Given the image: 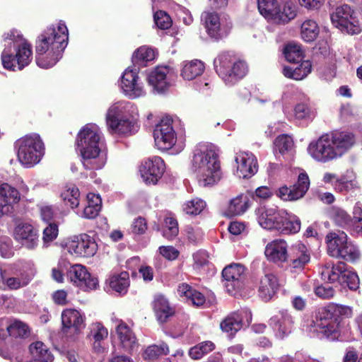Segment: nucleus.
I'll use <instances>...</instances> for the list:
<instances>
[{
  "label": "nucleus",
  "mask_w": 362,
  "mask_h": 362,
  "mask_svg": "<svg viewBox=\"0 0 362 362\" xmlns=\"http://www.w3.org/2000/svg\"><path fill=\"white\" fill-rule=\"evenodd\" d=\"M311 259L310 250L302 242L298 241L289 247L287 264L292 272H301Z\"/></svg>",
  "instance_id": "dca6fc26"
},
{
  "label": "nucleus",
  "mask_w": 362,
  "mask_h": 362,
  "mask_svg": "<svg viewBox=\"0 0 362 362\" xmlns=\"http://www.w3.org/2000/svg\"><path fill=\"white\" fill-rule=\"evenodd\" d=\"M264 254L269 261L275 264L287 262L289 254L288 245L284 239L274 240L266 245Z\"/></svg>",
  "instance_id": "4be33fe9"
},
{
  "label": "nucleus",
  "mask_w": 362,
  "mask_h": 362,
  "mask_svg": "<svg viewBox=\"0 0 362 362\" xmlns=\"http://www.w3.org/2000/svg\"><path fill=\"white\" fill-rule=\"evenodd\" d=\"M62 246L69 254L78 257H91L98 250V245L94 239L86 233L67 239Z\"/></svg>",
  "instance_id": "1a4fd4ad"
},
{
  "label": "nucleus",
  "mask_w": 362,
  "mask_h": 362,
  "mask_svg": "<svg viewBox=\"0 0 362 362\" xmlns=\"http://www.w3.org/2000/svg\"><path fill=\"white\" fill-rule=\"evenodd\" d=\"M177 293L180 297L184 298L188 303L197 307L203 305L206 302L205 296L201 292L186 283L178 285Z\"/></svg>",
  "instance_id": "473e14b6"
},
{
  "label": "nucleus",
  "mask_w": 362,
  "mask_h": 362,
  "mask_svg": "<svg viewBox=\"0 0 362 362\" xmlns=\"http://www.w3.org/2000/svg\"><path fill=\"white\" fill-rule=\"evenodd\" d=\"M284 213L285 210L260 207L256 210L257 220L262 228L281 234Z\"/></svg>",
  "instance_id": "4468645a"
},
{
  "label": "nucleus",
  "mask_w": 362,
  "mask_h": 362,
  "mask_svg": "<svg viewBox=\"0 0 362 362\" xmlns=\"http://www.w3.org/2000/svg\"><path fill=\"white\" fill-rule=\"evenodd\" d=\"M108 331L101 323L95 322L90 326L88 338L91 342L94 352L102 354L105 351L104 341L107 338Z\"/></svg>",
  "instance_id": "c85d7f7f"
},
{
  "label": "nucleus",
  "mask_w": 362,
  "mask_h": 362,
  "mask_svg": "<svg viewBox=\"0 0 362 362\" xmlns=\"http://www.w3.org/2000/svg\"><path fill=\"white\" fill-rule=\"evenodd\" d=\"M7 331L10 337L14 338H26L30 334V329L27 324L16 319H6Z\"/></svg>",
  "instance_id": "58836bf2"
},
{
  "label": "nucleus",
  "mask_w": 362,
  "mask_h": 362,
  "mask_svg": "<svg viewBox=\"0 0 362 362\" xmlns=\"http://www.w3.org/2000/svg\"><path fill=\"white\" fill-rule=\"evenodd\" d=\"M192 170L200 185H212L220 180L221 171L216 148L211 144L197 146L192 158Z\"/></svg>",
  "instance_id": "20e7f679"
},
{
  "label": "nucleus",
  "mask_w": 362,
  "mask_h": 362,
  "mask_svg": "<svg viewBox=\"0 0 362 362\" xmlns=\"http://www.w3.org/2000/svg\"><path fill=\"white\" fill-rule=\"evenodd\" d=\"M360 256L361 253L357 246L348 241L338 253L337 258H341L349 262H355L360 258Z\"/></svg>",
  "instance_id": "603ef678"
},
{
  "label": "nucleus",
  "mask_w": 362,
  "mask_h": 362,
  "mask_svg": "<svg viewBox=\"0 0 362 362\" xmlns=\"http://www.w3.org/2000/svg\"><path fill=\"white\" fill-rule=\"evenodd\" d=\"M281 225V234L292 235L300 231L301 228V221L299 217L296 215L285 211Z\"/></svg>",
  "instance_id": "e433bc0d"
},
{
  "label": "nucleus",
  "mask_w": 362,
  "mask_h": 362,
  "mask_svg": "<svg viewBox=\"0 0 362 362\" xmlns=\"http://www.w3.org/2000/svg\"><path fill=\"white\" fill-rule=\"evenodd\" d=\"M76 144L86 169L99 170L105 166L107 152L103 134L97 125L88 124L83 127L77 135Z\"/></svg>",
  "instance_id": "f03ea898"
},
{
  "label": "nucleus",
  "mask_w": 362,
  "mask_h": 362,
  "mask_svg": "<svg viewBox=\"0 0 362 362\" xmlns=\"http://www.w3.org/2000/svg\"><path fill=\"white\" fill-rule=\"evenodd\" d=\"M258 9L264 18L274 20L278 14V4L276 0H257Z\"/></svg>",
  "instance_id": "de8ad7c7"
},
{
  "label": "nucleus",
  "mask_w": 362,
  "mask_h": 362,
  "mask_svg": "<svg viewBox=\"0 0 362 362\" xmlns=\"http://www.w3.org/2000/svg\"><path fill=\"white\" fill-rule=\"evenodd\" d=\"M334 186L335 189L340 192H347L350 190H354L360 187L359 183L357 180L354 179L347 180L344 176L337 179Z\"/></svg>",
  "instance_id": "bf43d9fd"
},
{
  "label": "nucleus",
  "mask_w": 362,
  "mask_h": 362,
  "mask_svg": "<svg viewBox=\"0 0 362 362\" xmlns=\"http://www.w3.org/2000/svg\"><path fill=\"white\" fill-rule=\"evenodd\" d=\"M115 329L122 348L129 353L137 351L139 343L130 327L122 320H115Z\"/></svg>",
  "instance_id": "393cba45"
},
{
  "label": "nucleus",
  "mask_w": 362,
  "mask_h": 362,
  "mask_svg": "<svg viewBox=\"0 0 362 362\" xmlns=\"http://www.w3.org/2000/svg\"><path fill=\"white\" fill-rule=\"evenodd\" d=\"M206 206V203L201 199L195 198L187 202L183 206V210L187 214H199Z\"/></svg>",
  "instance_id": "680f3d73"
},
{
  "label": "nucleus",
  "mask_w": 362,
  "mask_h": 362,
  "mask_svg": "<svg viewBox=\"0 0 362 362\" xmlns=\"http://www.w3.org/2000/svg\"><path fill=\"white\" fill-rule=\"evenodd\" d=\"M221 329L233 336L243 327V319L240 314L233 313L228 315L221 323Z\"/></svg>",
  "instance_id": "a19ab883"
},
{
  "label": "nucleus",
  "mask_w": 362,
  "mask_h": 362,
  "mask_svg": "<svg viewBox=\"0 0 362 362\" xmlns=\"http://www.w3.org/2000/svg\"><path fill=\"white\" fill-rule=\"evenodd\" d=\"M330 217L336 225L344 228H350L353 226L352 217L343 209L332 207L330 210Z\"/></svg>",
  "instance_id": "a18cd8bd"
},
{
  "label": "nucleus",
  "mask_w": 362,
  "mask_h": 362,
  "mask_svg": "<svg viewBox=\"0 0 362 362\" xmlns=\"http://www.w3.org/2000/svg\"><path fill=\"white\" fill-rule=\"evenodd\" d=\"M296 16V8L295 5L292 2H286L281 9L278 7V14H276L274 21L285 23L293 19Z\"/></svg>",
  "instance_id": "3c124183"
},
{
  "label": "nucleus",
  "mask_w": 362,
  "mask_h": 362,
  "mask_svg": "<svg viewBox=\"0 0 362 362\" xmlns=\"http://www.w3.org/2000/svg\"><path fill=\"white\" fill-rule=\"evenodd\" d=\"M339 284L348 286L351 290H356L359 284V279L356 272L351 271L345 267Z\"/></svg>",
  "instance_id": "13d9d810"
},
{
  "label": "nucleus",
  "mask_w": 362,
  "mask_h": 362,
  "mask_svg": "<svg viewBox=\"0 0 362 362\" xmlns=\"http://www.w3.org/2000/svg\"><path fill=\"white\" fill-rule=\"evenodd\" d=\"M310 186V180L305 173L299 174L297 182L291 188L282 186L279 188L276 195L284 201H296L302 198L308 191Z\"/></svg>",
  "instance_id": "6ab92c4d"
},
{
  "label": "nucleus",
  "mask_w": 362,
  "mask_h": 362,
  "mask_svg": "<svg viewBox=\"0 0 362 362\" xmlns=\"http://www.w3.org/2000/svg\"><path fill=\"white\" fill-rule=\"evenodd\" d=\"M170 353L169 347L165 342L159 344H152L147 346L142 353V357L145 361H154L161 356L168 355Z\"/></svg>",
  "instance_id": "37998d69"
},
{
  "label": "nucleus",
  "mask_w": 362,
  "mask_h": 362,
  "mask_svg": "<svg viewBox=\"0 0 362 362\" xmlns=\"http://www.w3.org/2000/svg\"><path fill=\"white\" fill-rule=\"evenodd\" d=\"M119 86L123 93L132 99L144 96L146 93L139 77V68H127L121 77Z\"/></svg>",
  "instance_id": "9b49d317"
},
{
  "label": "nucleus",
  "mask_w": 362,
  "mask_h": 362,
  "mask_svg": "<svg viewBox=\"0 0 362 362\" xmlns=\"http://www.w3.org/2000/svg\"><path fill=\"white\" fill-rule=\"evenodd\" d=\"M284 55L286 60L292 63L301 62L303 58V52L299 45L289 43L284 48Z\"/></svg>",
  "instance_id": "6e6d98bb"
},
{
  "label": "nucleus",
  "mask_w": 362,
  "mask_h": 362,
  "mask_svg": "<svg viewBox=\"0 0 362 362\" xmlns=\"http://www.w3.org/2000/svg\"><path fill=\"white\" fill-rule=\"evenodd\" d=\"M71 281L83 290L95 289L98 285V279L92 276L81 264L72 266L68 273Z\"/></svg>",
  "instance_id": "aec40b11"
},
{
  "label": "nucleus",
  "mask_w": 362,
  "mask_h": 362,
  "mask_svg": "<svg viewBox=\"0 0 362 362\" xmlns=\"http://www.w3.org/2000/svg\"><path fill=\"white\" fill-rule=\"evenodd\" d=\"M274 145L276 150H278L281 153H284L291 149L293 146V141L288 135L282 134L276 139Z\"/></svg>",
  "instance_id": "0e129e2a"
},
{
  "label": "nucleus",
  "mask_w": 362,
  "mask_h": 362,
  "mask_svg": "<svg viewBox=\"0 0 362 362\" xmlns=\"http://www.w3.org/2000/svg\"><path fill=\"white\" fill-rule=\"evenodd\" d=\"M279 281L275 274L264 273L257 281L259 296L265 302L270 300L279 289Z\"/></svg>",
  "instance_id": "a878e982"
},
{
  "label": "nucleus",
  "mask_w": 362,
  "mask_h": 362,
  "mask_svg": "<svg viewBox=\"0 0 362 362\" xmlns=\"http://www.w3.org/2000/svg\"><path fill=\"white\" fill-rule=\"evenodd\" d=\"M193 268L199 273H206L211 266L208 260V256L204 252H197L193 255Z\"/></svg>",
  "instance_id": "4d7b16f0"
},
{
  "label": "nucleus",
  "mask_w": 362,
  "mask_h": 362,
  "mask_svg": "<svg viewBox=\"0 0 362 362\" xmlns=\"http://www.w3.org/2000/svg\"><path fill=\"white\" fill-rule=\"evenodd\" d=\"M249 206L247 196L240 194L230 200L227 209V215L230 216L241 215L247 211Z\"/></svg>",
  "instance_id": "ea45409f"
},
{
  "label": "nucleus",
  "mask_w": 362,
  "mask_h": 362,
  "mask_svg": "<svg viewBox=\"0 0 362 362\" xmlns=\"http://www.w3.org/2000/svg\"><path fill=\"white\" fill-rule=\"evenodd\" d=\"M30 352L35 361L51 362L53 356L47 346L42 341H35L29 346Z\"/></svg>",
  "instance_id": "79ce46f5"
},
{
  "label": "nucleus",
  "mask_w": 362,
  "mask_h": 362,
  "mask_svg": "<svg viewBox=\"0 0 362 362\" xmlns=\"http://www.w3.org/2000/svg\"><path fill=\"white\" fill-rule=\"evenodd\" d=\"M293 113L297 120H308L315 117V112L305 103L297 104L294 107Z\"/></svg>",
  "instance_id": "052dcab7"
},
{
  "label": "nucleus",
  "mask_w": 362,
  "mask_h": 362,
  "mask_svg": "<svg viewBox=\"0 0 362 362\" xmlns=\"http://www.w3.org/2000/svg\"><path fill=\"white\" fill-rule=\"evenodd\" d=\"M269 323L276 332V335L283 339L291 332L294 320L288 310H283L272 317Z\"/></svg>",
  "instance_id": "5701e85b"
},
{
  "label": "nucleus",
  "mask_w": 362,
  "mask_h": 362,
  "mask_svg": "<svg viewBox=\"0 0 362 362\" xmlns=\"http://www.w3.org/2000/svg\"><path fill=\"white\" fill-rule=\"evenodd\" d=\"M218 74L226 85L232 86L243 78L247 72V66L244 61L230 52L220 54L214 62Z\"/></svg>",
  "instance_id": "423d86ee"
},
{
  "label": "nucleus",
  "mask_w": 362,
  "mask_h": 362,
  "mask_svg": "<svg viewBox=\"0 0 362 362\" xmlns=\"http://www.w3.org/2000/svg\"><path fill=\"white\" fill-rule=\"evenodd\" d=\"M245 276L246 268L243 264L233 263L226 266L222 271V276L228 293L233 294L235 290L241 288Z\"/></svg>",
  "instance_id": "f3484780"
},
{
  "label": "nucleus",
  "mask_w": 362,
  "mask_h": 362,
  "mask_svg": "<svg viewBox=\"0 0 362 362\" xmlns=\"http://www.w3.org/2000/svg\"><path fill=\"white\" fill-rule=\"evenodd\" d=\"M106 124L110 131L120 134H134L139 129L135 117H127Z\"/></svg>",
  "instance_id": "c756f323"
},
{
  "label": "nucleus",
  "mask_w": 362,
  "mask_h": 362,
  "mask_svg": "<svg viewBox=\"0 0 362 362\" xmlns=\"http://www.w3.org/2000/svg\"><path fill=\"white\" fill-rule=\"evenodd\" d=\"M355 142L354 134L346 132H333L312 141L308 151L315 160L327 163L342 156Z\"/></svg>",
  "instance_id": "7ed1b4c3"
},
{
  "label": "nucleus",
  "mask_w": 362,
  "mask_h": 362,
  "mask_svg": "<svg viewBox=\"0 0 362 362\" xmlns=\"http://www.w3.org/2000/svg\"><path fill=\"white\" fill-rule=\"evenodd\" d=\"M16 145L18 147V160L27 168L37 164L44 156V144L37 134L25 135L19 139Z\"/></svg>",
  "instance_id": "0eeeda50"
},
{
  "label": "nucleus",
  "mask_w": 362,
  "mask_h": 362,
  "mask_svg": "<svg viewBox=\"0 0 362 362\" xmlns=\"http://www.w3.org/2000/svg\"><path fill=\"white\" fill-rule=\"evenodd\" d=\"M68 28L59 21L45 30L36 42V63L43 69L52 67L62 58L68 44Z\"/></svg>",
  "instance_id": "f257e3e1"
},
{
  "label": "nucleus",
  "mask_w": 362,
  "mask_h": 362,
  "mask_svg": "<svg viewBox=\"0 0 362 362\" xmlns=\"http://www.w3.org/2000/svg\"><path fill=\"white\" fill-rule=\"evenodd\" d=\"M215 348V345L210 341H202L192 347L189 351V356L193 359H200L205 354L211 352Z\"/></svg>",
  "instance_id": "5fc2aeb1"
},
{
  "label": "nucleus",
  "mask_w": 362,
  "mask_h": 362,
  "mask_svg": "<svg viewBox=\"0 0 362 362\" xmlns=\"http://www.w3.org/2000/svg\"><path fill=\"white\" fill-rule=\"evenodd\" d=\"M204 69V64L200 60L184 62L181 69V76L185 80L191 81L200 76Z\"/></svg>",
  "instance_id": "f704fd0d"
},
{
  "label": "nucleus",
  "mask_w": 362,
  "mask_h": 362,
  "mask_svg": "<svg viewBox=\"0 0 362 362\" xmlns=\"http://www.w3.org/2000/svg\"><path fill=\"white\" fill-rule=\"evenodd\" d=\"M110 288L117 293L124 294L129 286V276L128 272H122L119 274L111 275L108 279Z\"/></svg>",
  "instance_id": "c9c22d12"
},
{
  "label": "nucleus",
  "mask_w": 362,
  "mask_h": 362,
  "mask_svg": "<svg viewBox=\"0 0 362 362\" xmlns=\"http://www.w3.org/2000/svg\"><path fill=\"white\" fill-rule=\"evenodd\" d=\"M30 280L31 276L28 274L22 272L16 276L6 278L5 286H7L11 290H17L26 286Z\"/></svg>",
  "instance_id": "864d4df0"
},
{
  "label": "nucleus",
  "mask_w": 362,
  "mask_h": 362,
  "mask_svg": "<svg viewBox=\"0 0 362 362\" xmlns=\"http://www.w3.org/2000/svg\"><path fill=\"white\" fill-rule=\"evenodd\" d=\"M138 115L136 107L128 101H118L113 103L107 110L106 123L127 117H136Z\"/></svg>",
  "instance_id": "bb28decb"
},
{
  "label": "nucleus",
  "mask_w": 362,
  "mask_h": 362,
  "mask_svg": "<svg viewBox=\"0 0 362 362\" xmlns=\"http://www.w3.org/2000/svg\"><path fill=\"white\" fill-rule=\"evenodd\" d=\"M0 253L5 258H9L13 256V247L9 238L4 237L0 238Z\"/></svg>",
  "instance_id": "338daca9"
},
{
  "label": "nucleus",
  "mask_w": 362,
  "mask_h": 362,
  "mask_svg": "<svg viewBox=\"0 0 362 362\" xmlns=\"http://www.w3.org/2000/svg\"><path fill=\"white\" fill-rule=\"evenodd\" d=\"M179 232L178 224L175 218L166 217L165 218V228L163 235L167 239L171 240L177 235Z\"/></svg>",
  "instance_id": "e2e57ef3"
},
{
  "label": "nucleus",
  "mask_w": 362,
  "mask_h": 362,
  "mask_svg": "<svg viewBox=\"0 0 362 362\" xmlns=\"http://www.w3.org/2000/svg\"><path fill=\"white\" fill-rule=\"evenodd\" d=\"M153 308L157 320L160 323L167 322L168 318L175 313L174 308L170 305L168 300L163 295H157L155 296L153 302Z\"/></svg>",
  "instance_id": "2f4dec72"
},
{
  "label": "nucleus",
  "mask_w": 362,
  "mask_h": 362,
  "mask_svg": "<svg viewBox=\"0 0 362 362\" xmlns=\"http://www.w3.org/2000/svg\"><path fill=\"white\" fill-rule=\"evenodd\" d=\"M331 21L341 32L351 35L361 32V28L354 17V12L347 4L337 7L331 15Z\"/></svg>",
  "instance_id": "9d476101"
},
{
  "label": "nucleus",
  "mask_w": 362,
  "mask_h": 362,
  "mask_svg": "<svg viewBox=\"0 0 362 362\" xmlns=\"http://www.w3.org/2000/svg\"><path fill=\"white\" fill-rule=\"evenodd\" d=\"M312 65L310 61L306 60L296 67L285 66L283 69L284 75L294 80H302L305 78L311 71Z\"/></svg>",
  "instance_id": "4c0bfd02"
},
{
  "label": "nucleus",
  "mask_w": 362,
  "mask_h": 362,
  "mask_svg": "<svg viewBox=\"0 0 362 362\" xmlns=\"http://www.w3.org/2000/svg\"><path fill=\"white\" fill-rule=\"evenodd\" d=\"M334 303L318 310L315 316V327L317 332L334 339L339 332V319L337 317Z\"/></svg>",
  "instance_id": "6e6552de"
},
{
  "label": "nucleus",
  "mask_w": 362,
  "mask_h": 362,
  "mask_svg": "<svg viewBox=\"0 0 362 362\" xmlns=\"http://www.w3.org/2000/svg\"><path fill=\"white\" fill-rule=\"evenodd\" d=\"M61 197L66 205L76 208L79 204L80 192L74 185L67 186L62 192Z\"/></svg>",
  "instance_id": "8fccbe9b"
},
{
  "label": "nucleus",
  "mask_w": 362,
  "mask_h": 362,
  "mask_svg": "<svg viewBox=\"0 0 362 362\" xmlns=\"http://www.w3.org/2000/svg\"><path fill=\"white\" fill-rule=\"evenodd\" d=\"M0 197L11 206L21 199L18 191L6 182L0 184Z\"/></svg>",
  "instance_id": "09e8293b"
},
{
  "label": "nucleus",
  "mask_w": 362,
  "mask_h": 362,
  "mask_svg": "<svg viewBox=\"0 0 362 362\" xmlns=\"http://www.w3.org/2000/svg\"><path fill=\"white\" fill-rule=\"evenodd\" d=\"M156 57L155 51L148 47H141L137 49L133 56L132 62L134 66H145L149 62L154 60ZM139 69V67H138Z\"/></svg>",
  "instance_id": "c03bdc74"
},
{
  "label": "nucleus",
  "mask_w": 362,
  "mask_h": 362,
  "mask_svg": "<svg viewBox=\"0 0 362 362\" xmlns=\"http://www.w3.org/2000/svg\"><path fill=\"white\" fill-rule=\"evenodd\" d=\"M237 175L239 177L249 178L258 170L256 157L251 153L240 152L235 156Z\"/></svg>",
  "instance_id": "b1692460"
},
{
  "label": "nucleus",
  "mask_w": 362,
  "mask_h": 362,
  "mask_svg": "<svg viewBox=\"0 0 362 362\" xmlns=\"http://www.w3.org/2000/svg\"><path fill=\"white\" fill-rule=\"evenodd\" d=\"M173 76V71L169 66H157L148 74L147 81L154 90L160 93L168 88Z\"/></svg>",
  "instance_id": "412c9836"
},
{
  "label": "nucleus",
  "mask_w": 362,
  "mask_h": 362,
  "mask_svg": "<svg viewBox=\"0 0 362 362\" xmlns=\"http://www.w3.org/2000/svg\"><path fill=\"white\" fill-rule=\"evenodd\" d=\"M5 42L1 53V62L4 69L16 71L27 66L33 58L31 45L17 30H11L4 35Z\"/></svg>",
  "instance_id": "39448f33"
},
{
  "label": "nucleus",
  "mask_w": 362,
  "mask_h": 362,
  "mask_svg": "<svg viewBox=\"0 0 362 362\" xmlns=\"http://www.w3.org/2000/svg\"><path fill=\"white\" fill-rule=\"evenodd\" d=\"M154 21L157 27L162 30L169 28L172 24L169 15L163 11H157L154 14Z\"/></svg>",
  "instance_id": "69168bd1"
},
{
  "label": "nucleus",
  "mask_w": 362,
  "mask_h": 362,
  "mask_svg": "<svg viewBox=\"0 0 362 362\" xmlns=\"http://www.w3.org/2000/svg\"><path fill=\"white\" fill-rule=\"evenodd\" d=\"M172 124L171 119L164 118L156 126L153 131L155 144L162 151L170 149L175 144L177 136Z\"/></svg>",
  "instance_id": "ddd939ff"
},
{
  "label": "nucleus",
  "mask_w": 362,
  "mask_h": 362,
  "mask_svg": "<svg viewBox=\"0 0 362 362\" xmlns=\"http://www.w3.org/2000/svg\"><path fill=\"white\" fill-rule=\"evenodd\" d=\"M327 252L333 257H338L341 249L348 243V236L343 231L330 232L326 235Z\"/></svg>",
  "instance_id": "7c9ffc66"
},
{
  "label": "nucleus",
  "mask_w": 362,
  "mask_h": 362,
  "mask_svg": "<svg viewBox=\"0 0 362 362\" xmlns=\"http://www.w3.org/2000/svg\"><path fill=\"white\" fill-rule=\"evenodd\" d=\"M165 170V163L158 156H152L144 160L139 166L140 175L146 185H156L163 177Z\"/></svg>",
  "instance_id": "f8f14e48"
},
{
  "label": "nucleus",
  "mask_w": 362,
  "mask_h": 362,
  "mask_svg": "<svg viewBox=\"0 0 362 362\" xmlns=\"http://www.w3.org/2000/svg\"><path fill=\"white\" fill-rule=\"evenodd\" d=\"M13 238L23 247L35 249L39 243L38 230L31 223L21 221L16 222L13 232Z\"/></svg>",
  "instance_id": "2eb2a0df"
},
{
  "label": "nucleus",
  "mask_w": 362,
  "mask_h": 362,
  "mask_svg": "<svg viewBox=\"0 0 362 362\" xmlns=\"http://www.w3.org/2000/svg\"><path fill=\"white\" fill-rule=\"evenodd\" d=\"M319 32V26L313 20H305L301 25L300 35L305 42L314 41L318 36Z\"/></svg>",
  "instance_id": "49530a36"
},
{
  "label": "nucleus",
  "mask_w": 362,
  "mask_h": 362,
  "mask_svg": "<svg viewBox=\"0 0 362 362\" xmlns=\"http://www.w3.org/2000/svg\"><path fill=\"white\" fill-rule=\"evenodd\" d=\"M201 20L211 37L218 40L227 35L230 23H224L216 12L204 11L201 16Z\"/></svg>",
  "instance_id": "a211bd4d"
},
{
  "label": "nucleus",
  "mask_w": 362,
  "mask_h": 362,
  "mask_svg": "<svg viewBox=\"0 0 362 362\" xmlns=\"http://www.w3.org/2000/svg\"><path fill=\"white\" fill-rule=\"evenodd\" d=\"M345 267L346 264L342 262H338L336 264L332 262H326L322 267V277L331 283L337 281L339 283Z\"/></svg>",
  "instance_id": "72a5a7b5"
},
{
  "label": "nucleus",
  "mask_w": 362,
  "mask_h": 362,
  "mask_svg": "<svg viewBox=\"0 0 362 362\" xmlns=\"http://www.w3.org/2000/svg\"><path fill=\"white\" fill-rule=\"evenodd\" d=\"M315 293L322 299H329L334 297L335 291L329 285H321L315 288Z\"/></svg>",
  "instance_id": "774afa93"
},
{
  "label": "nucleus",
  "mask_w": 362,
  "mask_h": 362,
  "mask_svg": "<svg viewBox=\"0 0 362 362\" xmlns=\"http://www.w3.org/2000/svg\"><path fill=\"white\" fill-rule=\"evenodd\" d=\"M62 330L68 332L73 329L75 333H78L85 327L83 315L75 309H66L62 313Z\"/></svg>",
  "instance_id": "cd10ccee"
}]
</instances>
